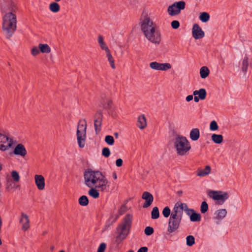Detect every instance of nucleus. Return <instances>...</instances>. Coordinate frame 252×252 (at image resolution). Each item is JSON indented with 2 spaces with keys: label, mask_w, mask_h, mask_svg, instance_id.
<instances>
[{
  "label": "nucleus",
  "mask_w": 252,
  "mask_h": 252,
  "mask_svg": "<svg viewBox=\"0 0 252 252\" xmlns=\"http://www.w3.org/2000/svg\"><path fill=\"white\" fill-rule=\"evenodd\" d=\"M0 7L2 17V29L10 38L16 29V16L15 13L17 7L11 0H0Z\"/></svg>",
  "instance_id": "f257e3e1"
},
{
  "label": "nucleus",
  "mask_w": 252,
  "mask_h": 252,
  "mask_svg": "<svg viewBox=\"0 0 252 252\" xmlns=\"http://www.w3.org/2000/svg\"><path fill=\"white\" fill-rule=\"evenodd\" d=\"M84 177L85 185L91 189L88 194L90 196L96 199L99 197L98 190L104 191L108 181L105 176L99 171H93L88 169L84 172Z\"/></svg>",
  "instance_id": "f03ea898"
},
{
  "label": "nucleus",
  "mask_w": 252,
  "mask_h": 252,
  "mask_svg": "<svg viewBox=\"0 0 252 252\" xmlns=\"http://www.w3.org/2000/svg\"><path fill=\"white\" fill-rule=\"evenodd\" d=\"M132 221L131 215L128 214L125 216L122 223L116 228L118 235L116 237V243L120 244L126 238L131 229Z\"/></svg>",
  "instance_id": "7ed1b4c3"
},
{
  "label": "nucleus",
  "mask_w": 252,
  "mask_h": 252,
  "mask_svg": "<svg viewBox=\"0 0 252 252\" xmlns=\"http://www.w3.org/2000/svg\"><path fill=\"white\" fill-rule=\"evenodd\" d=\"M174 147L177 154L185 156L189 154L191 149L189 142L185 136L179 135L175 139Z\"/></svg>",
  "instance_id": "20e7f679"
},
{
  "label": "nucleus",
  "mask_w": 252,
  "mask_h": 252,
  "mask_svg": "<svg viewBox=\"0 0 252 252\" xmlns=\"http://www.w3.org/2000/svg\"><path fill=\"white\" fill-rule=\"evenodd\" d=\"M86 128L87 122L86 120H80L78 123L77 127V138L79 147L81 148L84 147L85 144Z\"/></svg>",
  "instance_id": "39448f33"
},
{
  "label": "nucleus",
  "mask_w": 252,
  "mask_h": 252,
  "mask_svg": "<svg viewBox=\"0 0 252 252\" xmlns=\"http://www.w3.org/2000/svg\"><path fill=\"white\" fill-rule=\"evenodd\" d=\"M140 28L144 35L154 30L156 25L147 15L141 17L140 18Z\"/></svg>",
  "instance_id": "423d86ee"
},
{
  "label": "nucleus",
  "mask_w": 252,
  "mask_h": 252,
  "mask_svg": "<svg viewBox=\"0 0 252 252\" xmlns=\"http://www.w3.org/2000/svg\"><path fill=\"white\" fill-rule=\"evenodd\" d=\"M185 6L186 3L185 1H176L168 7L167 11L171 16L177 15L180 13L181 10L185 8Z\"/></svg>",
  "instance_id": "0eeeda50"
},
{
  "label": "nucleus",
  "mask_w": 252,
  "mask_h": 252,
  "mask_svg": "<svg viewBox=\"0 0 252 252\" xmlns=\"http://www.w3.org/2000/svg\"><path fill=\"white\" fill-rule=\"evenodd\" d=\"M144 35L149 41L155 45H159L161 42V34L156 29L150 32H147Z\"/></svg>",
  "instance_id": "6e6552de"
},
{
  "label": "nucleus",
  "mask_w": 252,
  "mask_h": 252,
  "mask_svg": "<svg viewBox=\"0 0 252 252\" xmlns=\"http://www.w3.org/2000/svg\"><path fill=\"white\" fill-rule=\"evenodd\" d=\"M13 144V140L7 135L0 133V150L6 151Z\"/></svg>",
  "instance_id": "1a4fd4ad"
},
{
  "label": "nucleus",
  "mask_w": 252,
  "mask_h": 252,
  "mask_svg": "<svg viewBox=\"0 0 252 252\" xmlns=\"http://www.w3.org/2000/svg\"><path fill=\"white\" fill-rule=\"evenodd\" d=\"M182 219L170 216L169 219L167 231L169 233L175 232L179 228Z\"/></svg>",
  "instance_id": "9d476101"
},
{
  "label": "nucleus",
  "mask_w": 252,
  "mask_h": 252,
  "mask_svg": "<svg viewBox=\"0 0 252 252\" xmlns=\"http://www.w3.org/2000/svg\"><path fill=\"white\" fill-rule=\"evenodd\" d=\"M94 126L96 134H98L101 130L103 114L101 110H97L94 116Z\"/></svg>",
  "instance_id": "9b49d317"
},
{
  "label": "nucleus",
  "mask_w": 252,
  "mask_h": 252,
  "mask_svg": "<svg viewBox=\"0 0 252 252\" xmlns=\"http://www.w3.org/2000/svg\"><path fill=\"white\" fill-rule=\"evenodd\" d=\"M183 209L184 203H179L178 202L176 203L172 210L170 216L174 218L182 219Z\"/></svg>",
  "instance_id": "f8f14e48"
},
{
  "label": "nucleus",
  "mask_w": 252,
  "mask_h": 252,
  "mask_svg": "<svg viewBox=\"0 0 252 252\" xmlns=\"http://www.w3.org/2000/svg\"><path fill=\"white\" fill-rule=\"evenodd\" d=\"M192 33V36L195 39L202 38L204 36V32L202 30L200 26L197 24H195L193 26Z\"/></svg>",
  "instance_id": "ddd939ff"
},
{
  "label": "nucleus",
  "mask_w": 252,
  "mask_h": 252,
  "mask_svg": "<svg viewBox=\"0 0 252 252\" xmlns=\"http://www.w3.org/2000/svg\"><path fill=\"white\" fill-rule=\"evenodd\" d=\"M213 193H214V195L212 198L214 200H220V204H223L229 197L228 194L226 192L221 193L222 192L221 191L218 192L214 191H213Z\"/></svg>",
  "instance_id": "4468645a"
},
{
  "label": "nucleus",
  "mask_w": 252,
  "mask_h": 252,
  "mask_svg": "<svg viewBox=\"0 0 252 252\" xmlns=\"http://www.w3.org/2000/svg\"><path fill=\"white\" fill-rule=\"evenodd\" d=\"M141 197L143 199L145 200V203L143 205V207L144 208L150 206L154 200V197L153 195L148 191H144Z\"/></svg>",
  "instance_id": "2eb2a0df"
},
{
  "label": "nucleus",
  "mask_w": 252,
  "mask_h": 252,
  "mask_svg": "<svg viewBox=\"0 0 252 252\" xmlns=\"http://www.w3.org/2000/svg\"><path fill=\"white\" fill-rule=\"evenodd\" d=\"M20 222L22 224V229L24 231L28 230L30 228V220L27 214L24 213H22Z\"/></svg>",
  "instance_id": "dca6fc26"
},
{
  "label": "nucleus",
  "mask_w": 252,
  "mask_h": 252,
  "mask_svg": "<svg viewBox=\"0 0 252 252\" xmlns=\"http://www.w3.org/2000/svg\"><path fill=\"white\" fill-rule=\"evenodd\" d=\"M13 154L15 155L24 157L27 154V151L25 146L21 143L17 144L13 150Z\"/></svg>",
  "instance_id": "f3484780"
},
{
  "label": "nucleus",
  "mask_w": 252,
  "mask_h": 252,
  "mask_svg": "<svg viewBox=\"0 0 252 252\" xmlns=\"http://www.w3.org/2000/svg\"><path fill=\"white\" fill-rule=\"evenodd\" d=\"M34 179L37 189L39 190H43L45 188V179L44 177L41 175H35Z\"/></svg>",
  "instance_id": "a211bd4d"
},
{
  "label": "nucleus",
  "mask_w": 252,
  "mask_h": 252,
  "mask_svg": "<svg viewBox=\"0 0 252 252\" xmlns=\"http://www.w3.org/2000/svg\"><path fill=\"white\" fill-rule=\"evenodd\" d=\"M137 126L141 129H143L146 127L147 121L144 115H141L138 117Z\"/></svg>",
  "instance_id": "6ab92c4d"
},
{
  "label": "nucleus",
  "mask_w": 252,
  "mask_h": 252,
  "mask_svg": "<svg viewBox=\"0 0 252 252\" xmlns=\"http://www.w3.org/2000/svg\"><path fill=\"white\" fill-rule=\"evenodd\" d=\"M200 136L199 130L197 128H193L190 132V138L192 141L197 140Z\"/></svg>",
  "instance_id": "aec40b11"
},
{
  "label": "nucleus",
  "mask_w": 252,
  "mask_h": 252,
  "mask_svg": "<svg viewBox=\"0 0 252 252\" xmlns=\"http://www.w3.org/2000/svg\"><path fill=\"white\" fill-rule=\"evenodd\" d=\"M194 96L198 95L200 99L204 100L205 99L207 95L206 91L204 89H200L199 90H195L193 92Z\"/></svg>",
  "instance_id": "412c9836"
},
{
  "label": "nucleus",
  "mask_w": 252,
  "mask_h": 252,
  "mask_svg": "<svg viewBox=\"0 0 252 252\" xmlns=\"http://www.w3.org/2000/svg\"><path fill=\"white\" fill-rule=\"evenodd\" d=\"M215 214L216 215V216L215 218L218 220H221L226 216L227 211L225 209H221L217 210Z\"/></svg>",
  "instance_id": "4be33fe9"
},
{
  "label": "nucleus",
  "mask_w": 252,
  "mask_h": 252,
  "mask_svg": "<svg viewBox=\"0 0 252 252\" xmlns=\"http://www.w3.org/2000/svg\"><path fill=\"white\" fill-rule=\"evenodd\" d=\"M98 43L101 49L104 50L105 53L110 51L106 44L104 42L103 36L101 35H99L98 37Z\"/></svg>",
  "instance_id": "5701e85b"
},
{
  "label": "nucleus",
  "mask_w": 252,
  "mask_h": 252,
  "mask_svg": "<svg viewBox=\"0 0 252 252\" xmlns=\"http://www.w3.org/2000/svg\"><path fill=\"white\" fill-rule=\"evenodd\" d=\"M211 171V167L209 165L205 166L203 170H198L197 175L200 177H203L208 175Z\"/></svg>",
  "instance_id": "b1692460"
},
{
  "label": "nucleus",
  "mask_w": 252,
  "mask_h": 252,
  "mask_svg": "<svg viewBox=\"0 0 252 252\" xmlns=\"http://www.w3.org/2000/svg\"><path fill=\"white\" fill-rule=\"evenodd\" d=\"M211 138L212 141L216 144H220L223 141V136L221 134H213Z\"/></svg>",
  "instance_id": "393cba45"
},
{
  "label": "nucleus",
  "mask_w": 252,
  "mask_h": 252,
  "mask_svg": "<svg viewBox=\"0 0 252 252\" xmlns=\"http://www.w3.org/2000/svg\"><path fill=\"white\" fill-rule=\"evenodd\" d=\"M57 1L53 2L49 4V9L54 13H57L60 11V6Z\"/></svg>",
  "instance_id": "a878e982"
},
{
  "label": "nucleus",
  "mask_w": 252,
  "mask_h": 252,
  "mask_svg": "<svg viewBox=\"0 0 252 252\" xmlns=\"http://www.w3.org/2000/svg\"><path fill=\"white\" fill-rule=\"evenodd\" d=\"M38 47L40 51L43 53H49L51 52V48L47 44H39Z\"/></svg>",
  "instance_id": "bb28decb"
},
{
  "label": "nucleus",
  "mask_w": 252,
  "mask_h": 252,
  "mask_svg": "<svg viewBox=\"0 0 252 252\" xmlns=\"http://www.w3.org/2000/svg\"><path fill=\"white\" fill-rule=\"evenodd\" d=\"M249 66V59L248 57L245 56L242 61L241 69L242 71L246 74L247 72Z\"/></svg>",
  "instance_id": "cd10ccee"
},
{
  "label": "nucleus",
  "mask_w": 252,
  "mask_h": 252,
  "mask_svg": "<svg viewBox=\"0 0 252 252\" xmlns=\"http://www.w3.org/2000/svg\"><path fill=\"white\" fill-rule=\"evenodd\" d=\"M106 57H107L108 61L109 62L111 67H112V68L115 69L116 68L115 60L111 54L110 51L106 52Z\"/></svg>",
  "instance_id": "c85d7f7f"
},
{
  "label": "nucleus",
  "mask_w": 252,
  "mask_h": 252,
  "mask_svg": "<svg viewBox=\"0 0 252 252\" xmlns=\"http://www.w3.org/2000/svg\"><path fill=\"white\" fill-rule=\"evenodd\" d=\"M189 218L191 221H200L201 220V217L199 213H197L194 211V212L190 215Z\"/></svg>",
  "instance_id": "c756f323"
},
{
  "label": "nucleus",
  "mask_w": 252,
  "mask_h": 252,
  "mask_svg": "<svg viewBox=\"0 0 252 252\" xmlns=\"http://www.w3.org/2000/svg\"><path fill=\"white\" fill-rule=\"evenodd\" d=\"M209 70L206 66H203L200 69V74L202 78H206L209 74Z\"/></svg>",
  "instance_id": "7c9ffc66"
},
{
  "label": "nucleus",
  "mask_w": 252,
  "mask_h": 252,
  "mask_svg": "<svg viewBox=\"0 0 252 252\" xmlns=\"http://www.w3.org/2000/svg\"><path fill=\"white\" fill-rule=\"evenodd\" d=\"M79 204L83 206H86L89 204V199L87 196L82 195L78 199Z\"/></svg>",
  "instance_id": "2f4dec72"
},
{
  "label": "nucleus",
  "mask_w": 252,
  "mask_h": 252,
  "mask_svg": "<svg viewBox=\"0 0 252 252\" xmlns=\"http://www.w3.org/2000/svg\"><path fill=\"white\" fill-rule=\"evenodd\" d=\"M159 213L158 208L157 207H155L153 208L151 212V218L152 219L156 220L159 218Z\"/></svg>",
  "instance_id": "473e14b6"
},
{
  "label": "nucleus",
  "mask_w": 252,
  "mask_h": 252,
  "mask_svg": "<svg viewBox=\"0 0 252 252\" xmlns=\"http://www.w3.org/2000/svg\"><path fill=\"white\" fill-rule=\"evenodd\" d=\"M209 18L210 15L208 13L203 12L200 13L199 19L202 22L206 23L208 22Z\"/></svg>",
  "instance_id": "72a5a7b5"
},
{
  "label": "nucleus",
  "mask_w": 252,
  "mask_h": 252,
  "mask_svg": "<svg viewBox=\"0 0 252 252\" xmlns=\"http://www.w3.org/2000/svg\"><path fill=\"white\" fill-rule=\"evenodd\" d=\"M103 109L107 110L111 109L113 104V102L110 99H107L105 103H101Z\"/></svg>",
  "instance_id": "f704fd0d"
},
{
  "label": "nucleus",
  "mask_w": 252,
  "mask_h": 252,
  "mask_svg": "<svg viewBox=\"0 0 252 252\" xmlns=\"http://www.w3.org/2000/svg\"><path fill=\"white\" fill-rule=\"evenodd\" d=\"M195 244L194 237L192 235H189L186 238V244L188 246L191 247Z\"/></svg>",
  "instance_id": "c9c22d12"
},
{
  "label": "nucleus",
  "mask_w": 252,
  "mask_h": 252,
  "mask_svg": "<svg viewBox=\"0 0 252 252\" xmlns=\"http://www.w3.org/2000/svg\"><path fill=\"white\" fill-rule=\"evenodd\" d=\"M161 63L157 62H153L150 63V67L155 70H160Z\"/></svg>",
  "instance_id": "e433bc0d"
},
{
  "label": "nucleus",
  "mask_w": 252,
  "mask_h": 252,
  "mask_svg": "<svg viewBox=\"0 0 252 252\" xmlns=\"http://www.w3.org/2000/svg\"><path fill=\"white\" fill-rule=\"evenodd\" d=\"M208 210V205L206 201L201 203L200 212L202 214L205 213Z\"/></svg>",
  "instance_id": "4c0bfd02"
},
{
  "label": "nucleus",
  "mask_w": 252,
  "mask_h": 252,
  "mask_svg": "<svg viewBox=\"0 0 252 252\" xmlns=\"http://www.w3.org/2000/svg\"><path fill=\"white\" fill-rule=\"evenodd\" d=\"M11 177L15 182H18L20 180V176L18 172L13 170L11 173Z\"/></svg>",
  "instance_id": "58836bf2"
},
{
  "label": "nucleus",
  "mask_w": 252,
  "mask_h": 252,
  "mask_svg": "<svg viewBox=\"0 0 252 252\" xmlns=\"http://www.w3.org/2000/svg\"><path fill=\"white\" fill-rule=\"evenodd\" d=\"M105 141L109 145H112L114 143V139L112 136L107 135L105 138Z\"/></svg>",
  "instance_id": "ea45409f"
},
{
  "label": "nucleus",
  "mask_w": 252,
  "mask_h": 252,
  "mask_svg": "<svg viewBox=\"0 0 252 252\" xmlns=\"http://www.w3.org/2000/svg\"><path fill=\"white\" fill-rule=\"evenodd\" d=\"M111 154L110 150L108 147H104L102 150V155L105 158H108Z\"/></svg>",
  "instance_id": "a19ab883"
},
{
  "label": "nucleus",
  "mask_w": 252,
  "mask_h": 252,
  "mask_svg": "<svg viewBox=\"0 0 252 252\" xmlns=\"http://www.w3.org/2000/svg\"><path fill=\"white\" fill-rule=\"evenodd\" d=\"M162 213L163 216L165 218H168L169 216V215H170V214H171L170 209L168 206L165 207L163 209Z\"/></svg>",
  "instance_id": "79ce46f5"
},
{
  "label": "nucleus",
  "mask_w": 252,
  "mask_h": 252,
  "mask_svg": "<svg viewBox=\"0 0 252 252\" xmlns=\"http://www.w3.org/2000/svg\"><path fill=\"white\" fill-rule=\"evenodd\" d=\"M160 70H167L171 68V65L169 63H161Z\"/></svg>",
  "instance_id": "37998d69"
},
{
  "label": "nucleus",
  "mask_w": 252,
  "mask_h": 252,
  "mask_svg": "<svg viewBox=\"0 0 252 252\" xmlns=\"http://www.w3.org/2000/svg\"><path fill=\"white\" fill-rule=\"evenodd\" d=\"M218 128L219 126L217 122L215 121H212L210 125V129L212 131H215Z\"/></svg>",
  "instance_id": "c03bdc74"
},
{
  "label": "nucleus",
  "mask_w": 252,
  "mask_h": 252,
  "mask_svg": "<svg viewBox=\"0 0 252 252\" xmlns=\"http://www.w3.org/2000/svg\"><path fill=\"white\" fill-rule=\"evenodd\" d=\"M154 232L153 228L151 226H147L144 230V233L147 236L151 235L153 234Z\"/></svg>",
  "instance_id": "a18cd8bd"
},
{
  "label": "nucleus",
  "mask_w": 252,
  "mask_h": 252,
  "mask_svg": "<svg viewBox=\"0 0 252 252\" xmlns=\"http://www.w3.org/2000/svg\"><path fill=\"white\" fill-rule=\"evenodd\" d=\"M184 206H186V208H184L183 210H184L186 212L187 215L190 217V215H191V214L193 212H194V210L192 209H189L188 207L187 204L186 203H184Z\"/></svg>",
  "instance_id": "49530a36"
},
{
  "label": "nucleus",
  "mask_w": 252,
  "mask_h": 252,
  "mask_svg": "<svg viewBox=\"0 0 252 252\" xmlns=\"http://www.w3.org/2000/svg\"><path fill=\"white\" fill-rule=\"evenodd\" d=\"M106 248V245L104 243H102L98 247L97 252H104Z\"/></svg>",
  "instance_id": "de8ad7c7"
},
{
  "label": "nucleus",
  "mask_w": 252,
  "mask_h": 252,
  "mask_svg": "<svg viewBox=\"0 0 252 252\" xmlns=\"http://www.w3.org/2000/svg\"><path fill=\"white\" fill-rule=\"evenodd\" d=\"M40 52V49L37 47H34L32 48L31 50V54L33 56H37Z\"/></svg>",
  "instance_id": "09e8293b"
},
{
  "label": "nucleus",
  "mask_w": 252,
  "mask_h": 252,
  "mask_svg": "<svg viewBox=\"0 0 252 252\" xmlns=\"http://www.w3.org/2000/svg\"><path fill=\"white\" fill-rule=\"evenodd\" d=\"M180 26V23L178 21L174 20L171 22V27L174 29H178Z\"/></svg>",
  "instance_id": "8fccbe9b"
},
{
  "label": "nucleus",
  "mask_w": 252,
  "mask_h": 252,
  "mask_svg": "<svg viewBox=\"0 0 252 252\" xmlns=\"http://www.w3.org/2000/svg\"><path fill=\"white\" fill-rule=\"evenodd\" d=\"M123 161L121 158H118L116 161V165L118 167H121L122 166Z\"/></svg>",
  "instance_id": "3c124183"
},
{
  "label": "nucleus",
  "mask_w": 252,
  "mask_h": 252,
  "mask_svg": "<svg viewBox=\"0 0 252 252\" xmlns=\"http://www.w3.org/2000/svg\"><path fill=\"white\" fill-rule=\"evenodd\" d=\"M148 251V248L146 247H143L140 248L137 251V252H147Z\"/></svg>",
  "instance_id": "603ef678"
},
{
  "label": "nucleus",
  "mask_w": 252,
  "mask_h": 252,
  "mask_svg": "<svg viewBox=\"0 0 252 252\" xmlns=\"http://www.w3.org/2000/svg\"><path fill=\"white\" fill-rule=\"evenodd\" d=\"M193 99V95H189L186 97V101L188 102H189L192 100Z\"/></svg>",
  "instance_id": "864d4df0"
},
{
  "label": "nucleus",
  "mask_w": 252,
  "mask_h": 252,
  "mask_svg": "<svg viewBox=\"0 0 252 252\" xmlns=\"http://www.w3.org/2000/svg\"><path fill=\"white\" fill-rule=\"evenodd\" d=\"M199 96H194V100L195 102H198L199 100Z\"/></svg>",
  "instance_id": "5fc2aeb1"
},
{
  "label": "nucleus",
  "mask_w": 252,
  "mask_h": 252,
  "mask_svg": "<svg viewBox=\"0 0 252 252\" xmlns=\"http://www.w3.org/2000/svg\"><path fill=\"white\" fill-rule=\"evenodd\" d=\"M113 177L114 178V179H117V176L116 172L113 173Z\"/></svg>",
  "instance_id": "6e6d98bb"
},
{
  "label": "nucleus",
  "mask_w": 252,
  "mask_h": 252,
  "mask_svg": "<svg viewBox=\"0 0 252 252\" xmlns=\"http://www.w3.org/2000/svg\"><path fill=\"white\" fill-rule=\"evenodd\" d=\"M114 135L116 136V138H118V136H119V134H118V133L116 132L114 133Z\"/></svg>",
  "instance_id": "4d7b16f0"
},
{
  "label": "nucleus",
  "mask_w": 252,
  "mask_h": 252,
  "mask_svg": "<svg viewBox=\"0 0 252 252\" xmlns=\"http://www.w3.org/2000/svg\"><path fill=\"white\" fill-rule=\"evenodd\" d=\"M178 193L179 194H182V193H183V192H182V191L180 190V191H178Z\"/></svg>",
  "instance_id": "13d9d810"
},
{
  "label": "nucleus",
  "mask_w": 252,
  "mask_h": 252,
  "mask_svg": "<svg viewBox=\"0 0 252 252\" xmlns=\"http://www.w3.org/2000/svg\"><path fill=\"white\" fill-rule=\"evenodd\" d=\"M2 169V165L0 163V171Z\"/></svg>",
  "instance_id": "bf43d9fd"
},
{
  "label": "nucleus",
  "mask_w": 252,
  "mask_h": 252,
  "mask_svg": "<svg viewBox=\"0 0 252 252\" xmlns=\"http://www.w3.org/2000/svg\"><path fill=\"white\" fill-rule=\"evenodd\" d=\"M55 1H61V0H54Z\"/></svg>",
  "instance_id": "052dcab7"
},
{
  "label": "nucleus",
  "mask_w": 252,
  "mask_h": 252,
  "mask_svg": "<svg viewBox=\"0 0 252 252\" xmlns=\"http://www.w3.org/2000/svg\"><path fill=\"white\" fill-rule=\"evenodd\" d=\"M9 189V186H7V187H6V189Z\"/></svg>",
  "instance_id": "680f3d73"
},
{
  "label": "nucleus",
  "mask_w": 252,
  "mask_h": 252,
  "mask_svg": "<svg viewBox=\"0 0 252 252\" xmlns=\"http://www.w3.org/2000/svg\"><path fill=\"white\" fill-rule=\"evenodd\" d=\"M64 252V251H60V252Z\"/></svg>",
  "instance_id": "e2e57ef3"
},
{
  "label": "nucleus",
  "mask_w": 252,
  "mask_h": 252,
  "mask_svg": "<svg viewBox=\"0 0 252 252\" xmlns=\"http://www.w3.org/2000/svg\"><path fill=\"white\" fill-rule=\"evenodd\" d=\"M128 252H133V251H129Z\"/></svg>",
  "instance_id": "0e129e2a"
}]
</instances>
